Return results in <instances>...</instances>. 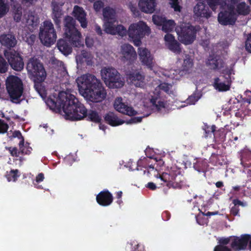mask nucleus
I'll use <instances>...</instances> for the list:
<instances>
[{
    "label": "nucleus",
    "mask_w": 251,
    "mask_h": 251,
    "mask_svg": "<svg viewBox=\"0 0 251 251\" xmlns=\"http://www.w3.org/2000/svg\"><path fill=\"white\" fill-rule=\"evenodd\" d=\"M19 148L18 150L16 147H5V150L8 151L12 157H18L20 154L29 155L32 151L28 143H26L25 145V143L23 144L22 146L19 145Z\"/></svg>",
    "instance_id": "6ab92c4d"
},
{
    "label": "nucleus",
    "mask_w": 251,
    "mask_h": 251,
    "mask_svg": "<svg viewBox=\"0 0 251 251\" xmlns=\"http://www.w3.org/2000/svg\"><path fill=\"white\" fill-rule=\"evenodd\" d=\"M64 30L65 38L60 39L57 43V47L64 55H67L72 52V47L79 48L83 46L81 34L75 27V20L70 16L64 20Z\"/></svg>",
    "instance_id": "f257e3e1"
},
{
    "label": "nucleus",
    "mask_w": 251,
    "mask_h": 251,
    "mask_svg": "<svg viewBox=\"0 0 251 251\" xmlns=\"http://www.w3.org/2000/svg\"><path fill=\"white\" fill-rule=\"evenodd\" d=\"M114 106L115 109L120 113L128 115L133 116L137 114L132 106H128L123 102L122 98H117L114 102Z\"/></svg>",
    "instance_id": "a211bd4d"
},
{
    "label": "nucleus",
    "mask_w": 251,
    "mask_h": 251,
    "mask_svg": "<svg viewBox=\"0 0 251 251\" xmlns=\"http://www.w3.org/2000/svg\"><path fill=\"white\" fill-rule=\"evenodd\" d=\"M165 20V18L158 15H153L152 16L153 22L156 25H162Z\"/></svg>",
    "instance_id": "c03bdc74"
},
{
    "label": "nucleus",
    "mask_w": 251,
    "mask_h": 251,
    "mask_svg": "<svg viewBox=\"0 0 251 251\" xmlns=\"http://www.w3.org/2000/svg\"><path fill=\"white\" fill-rule=\"evenodd\" d=\"M155 0H142V12L152 13L154 11Z\"/></svg>",
    "instance_id": "2f4dec72"
},
{
    "label": "nucleus",
    "mask_w": 251,
    "mask_h": 251,
    "mask_svg": "<svg viewBox=\"0 0 251 251\" xmlns=\"http://www.w3.org/2000/svg\"><path fill=\"white\" fill-rule=\"evenodd\" d=\"M239 211V207L235 205H234L230 209V213L234 216L238 215Z\"/></svg>",
    "instance_id": "13d9d810"
},
{
    "label": "nucleus",
    "mask_w": 251,
    "mask_h": 251,
    "mask_svg": "<svg viewBox=\"0 0 251 251\" xmlns=\"http://www.w3.org/2000/svg\"><path fill=\"white\" fill-rule=\"evenodd\" d=\"M141 159H139L138 160L137 163L134 162V164L130 166V169L132 171H134V170H139L138 167L140 166V163H141Z\"/></svg>",
    "instance_id": "bf43d9fd"
},
{
    "label": "nucleus",
    "mask_w": 251,
    "mask_h": 251,
    "mask_svg": "<svg viewBox=\"0 0 251 251\" xmlns=\"http://www.w3.org/2000/svg\"><path fill=\"white\" fill-rule=\"evenodd\" d=\"M0 42L3 46L5 47L9 50L14 48L17 43L15 37L10 34L1 35L0 36Z\"/></svg>",
    "instance_id": "a878e982"
},
{
    "label": "nucleus",
    "mask_w": 251,
    "mask_h": 251,
    "mask_svg": "<svg viewBox=\"0 0 251 251\" xmlns=\"http://www.w3.org/2000/svg\"><path fill=\"white\" fill-rule=\"evenodd\" d=\"M18 157H19V158H18V159H17L16 160H19V165H20V166H21V165L23 164V162H24L25 159V158L23 156H20L19 155V156H18Z\"/></svg>",
    "instance_id": "338daca9"
},
{
    "label": "nucleus",
    "mask_w": 251,
    "mask_h": 251,
    "mask_svg": "<svg viewBox=\"0 0 251 251\" xmlns=\"http://www.w3.org/2000/svg\"><path fill=\"white\" fill-rule=\"evenodd\" d=\"M194 168L199 172H203L207 168V163L205 161H199Z\"/></svg>",
    "instance_id": "79ce46f5"
},
{
    "label": "nucleus",
    "mask_w": 251,
    "mask_h": 251,
    "mask_svg": "<svg viewBox=\"0 0 251 251\" xmlns=\"http://www.w3.org/2000/svg\"><path fill=\"white\" fill-rule=\"evenodd\" d=\"M245 48L246 50L251 53V33L249 34L246 41Z\"/></svg>",
    "instance_id": "3c124183"
},
{
    "label": "nucleus",
    "mask_w": 251,
    "mask_h": 251,
    "mask_svg": "<svg viewBox=\"0 0 251 251\" xmlns=\"http://www.w3.org/2000/svg\"><path fill=\"white\" fill-rule=\"evenodd\" d=\"M63 14V11L59 6H54L53 7L51 18L57 28H61V18Z\"/></svg>",
    "instance_id": "c85d7f7f"
},
{
    "label": "nucleus",
    "mask_w": 251,
    "mask_h": 251,
    "mask_svg": "<svg viewBox=\"0 0 251 251\" xmlns=\"http://www.w3.org/2000/svg\"><path fill=\"white\" fill-rule=\"evenodd\" d=\"M150 33L149 27L143 22H142V36L143 35H149Z\"/></svg>",
    "instance_id": "864d4df0"
},
{
    "label": "nucleus",
    "mask_w": 251,
    "mask_h": 251,
    "mask_svg": "<svg viewBox=\"0 0 251 251\" xmlns=\"http://www.w3.org/2000/svg\"><path fill=\"white\" fill-rule=\"evenodd\" d=\"M233 203L234 205H241L242 206H246L247 205L246 203H244L243 202L238 200H234L233 201Z\"/></svg>",
    "instance_id": "0e129e2a"
},
{
    "label": "nucleus",
    "mask_w": 251,
    "mask_h": 251,
    "mask_svg": "<svg viewBox=\"0 0 251 251\" xmlns=\"http://www.w3.org/2000/svg\"><path fill=\"white\" fill-rule=\"evenodd\" d=\"M172 85L166 83H162L156 87L153 92V95L151 96L150 99L151 106V108L146 106L145 105L142 107V111L147 109V113H144L142 111V118L148 117L151 113V110L157 111L162 114H165L169 110V107L164 100V93L170 95L172 93L171 90Z\"/></svg>",
    "instance_id": "20e7f679"
},
{
    "label": "nucleus",
    "mask_w": 251,
    "mask_h": 251,
    "mask_svg": "<svg viewBox=\"0 0 251 251\" xmlns=\"http://www.w3.org/2000/svg\"><path fill=\"white\" fill-rule=\"evenodd\" d=\"M127 32V31H126ZM129 38L133 40L135 46H140L141 44V21L137 23L131 24L127 31Z\"/></svg>",
    "instance_id": "f3484780"
},
{
    "label": "nucleus",
    "mask_w": 251,
    "mask_h": 251,
    "mask_svg": "<svg viewBox=\"0 0 251 251\" xmlns=\"http://www.w3.org/2000/svg\"><path fill=\"white\" fill-rule=\"evenodd\" d=\"M8 127V125L4 121L0 119V133L6 132Z\"/></svg>",
    "instance_id": "de8ad7c7"
},
{
    "label": "nucleus",
    "mask_w": 251,
    "mask_h": 251,
    "mask_svg": "<svg viewBox=\"0 0 251 251\" xmlns=\"http://www.w3.org/2000/svg\"><path fill=\"white\" fill-rule=\"evenodd\" d=\"M23 2H25V3H28L30 5H32L35 1L37 0H22Z\"/></svg>",
    "instance_id": "774afa93"
},
{
    "label": "nucleus",
    "mask_w": 251,
    "mask_h": 251,
    "mask_svg": "<svg viewBox=\"0 0 251 251\" xmlns=\"http://www.w3.org/2000/svg\"><path fill=\"white\" fill-rule=\"evenodd\" d=\"M85 118H87V120L88 121L98 124L100 123L101 120L98 113L96 111L93 110H87V114Z\"/></svg>",
    "instance_id": "72a5a7b5"
},
{
    "label": "nucleus",
    "mask_w": 251,
    "mask_h": 251,
    "mask_svg": "<svg viewBox=\"0 0 251 251\" xmlns=\"http://www.w3.org/2000/svg\"><path fill=\"white\" fill-rule=\"evenodd\" d=\"M8 11V7L3 0H0V18L4 16Z\"/></svg>",
    "instance_id": "37998d69"
},
{
    "label": "nucleus",
    "mask_w": 251,
    "mask_h": 251,
    "mask_svg": "<svg viewBox=\"0 0 251 251\" xmlns=\"http://www.w3.org/2000/svg\"><path fill=\"white\" fill-rule=\"evenodd\" d=\"M200 98L201 95L199 93H194L187 99V103L190 105L195 104Z\"/></svg>",
    "instance_id": "58836bf2"
},
{
    "label": "nucleus",
    "mask_w": 251,
    "mask_h": 251,
    "mask_svg": "<svg viewBox=\"0 0 251 251\" xmlns=\"http://www.w3.org/2000/svg\"><path fill=\"white\" fill-rule=\"evenodd\" d=\"M242 0H226L229 4V8L236 14V17L239 15H247L249 14L250 7Z\"/></svg>",
    "instance_id": "2eb2a0df"
},
{
    "label": "nucleus",
    "mask_w": 251,
    "mask_h": 251,
    "mask_svg": "<svg viewBox=\"0 0 251 251\" xmlns=\"http://www.w3.org/2000/svg\"><path fill=\"white\" fill-rule=\"evenodd\" d=\"M199 26H194L189 23L181 24L176 28L178 40L183 44L189 45L196 39V33L199 31Z\"/></svg>",
    "instance_id": "9b49d317"
},
{
    "label": "nucleus",
    "mask_w": 251,
    "mask_h": 251,
    "mask_svg": "<svg viewBox=\"0 0 251 251\" xmlns=\"http://www.w3.org/2000/svg\"><path fill=\"white\" fill-rule=\"evenodd\" d=\"M80 92L85 95L93 102H100L106 97V92L99 79L91 74L83 75L76 79Z\"/></svg>",
    "instance_id": "f03ea898"
},
{
    "label": "nucleus",
    "mask_w": 251,
    "mask_h": 251,
    "mask_svg": "<svg viewBox=\"0 0 251 251\" xmlns=\"http://www.w3.org/2000/svg\"><path fill=\"white\" fill-rule=\"evenodd\" d=\"M13 17L14 21L19 23L21 21L22 16V6L20 3L15 1L11 5Z\"/></svg>",
    "instance_id": "c756f323"
},
{
    "label": "nucleus",
    "mask_w": 251,
    "mask_h": 251,
    "mask_svg": "<svg viewBox=\"0 0 251 251\" xmlns=\"http://www.w3.org/2000/svg\"><path fill=\"white\" fill-rule=\"evenodd\" d=\"M8 64L4 58L0 54V73H5L7 72Z\"/></svg>",
    "instance_id": "ea45409f"
},
{
    "label": "nucleus",
    "mask_w": 251,
    "mask_h": 251,
    "mask_svg": "<svg viewBox=\"0 0 251 251\" xmlns=\"http://www.w3.org/2000/svg\"><path fill=\"white\" fill-rule=\"evenodd\" d=\"M165 45L167 48L175 54H179L181 52L180 44L175 39L171 34L167 33L164 36Z\"/></svg>",
    "instance_id": "aec40b11"
},
{
    "label": "nucleus",
    "mask_w": 251,
    "mask_h": 251,
    "mask_svg": "<svg viewBox=\"0 0 251 251\" xmlns=\"http://www.w3.org/2000/svg\"><path fill=\"white\" fill-rule=\"evenodd\" d=\"M47 104L51 109L62 108V105L60 102L59 96L58 97L57 101L51 99H49L47 101Z\"/></svg>",
    "instance_id": "4c0bfd02"
},
{
    "label": "nucleus",
    "mask_w": 251,
    "mask_h": 251,
    "mask_svg": "<svg viewBox=\"0 0 251 251\" xmlns=\"http://www.w3.org/2000/svg\"><path fill=\"white\" fill-rule=\"evenodd\" d=\"M122 60L127 64H131L137 58V53L134 48L129 44H125L121 46Z\"/></svg>",
    "instance_id": "dca6fc26"
},
{
    "label": "nucleus",
    "mask_w": 251,
    "mask_h": 251,
    "mask_svg": "<svg viewBox=\"0 0 251 251\" xmlns=\"http://www.w3.org/2000/svg\"><path fill=\"white\" fill-rule=\"evenodd\" d=\"M44 179V175L43 173H39L36 177V181L37 182H40L43 181Z\"/></svg>",
    "instance_id": "680f3d73"
},
{
    "label": "nucleus",
    "mask_w": 251,
    "mask_h": 251,
    "mask_svg": "<svg viewBox=\"0 0 251 251\" xmlns=\"http://www.w3.org/2000/svg\"><path fill=\"white\" fill-rule=\"evenodd\" d=\"M5 176L8 181L15 182L20 176L19 171L18 169L11 170L10 171L6 172Z\"/></svg>",
    "instance_id": "f704fd0d"
},
{
    "label": "nucleus",
    "mask_w": 251,
    "mask_h": 251,
    "mask_svg": "<svg viewBox=\"0 0 251 251\" xmlns=\"http://www.w3.org/2000/svg\"><path fill=\"white\" fill-rule=\"evenodd\" d=\"M246 94L248 96L249 98H244V101L245 102L250 104L251 102V91H247L246 92Z\"/></svg>",
    "instance_id": "052dcab7"
},
{
    "label": "nucleus",
    "mask_w": 251,
    "mask_h": 251,
    "mask_svg": "<svg viewBox=\"0 0 251 251\" xmlns=\"http://www.w3.org/2000/svg\"><path fill=\"white\" fill-rule=\"evenodd\" d=\"M233 71L231 69H226L223 71L224 75H220L214 79L213 87L219 92H226L228 91L231 87V76Z\"/></svg>",
    "instance_id": "ddd939ff"
},
{
    "label": "nucleus",
    "mask_w": 251,
    "mask_h": 251,
    "mask_svg": "<svg viewBox=\"0 0 251 251\" xmlns=\"http://www.w3.org/2000/svg\"><path fill=\"white\" fill-rule=\"evenodd\" d=\"M13 136L14 137H17L20 140L19 145L21 146L23 145V144L25 143V139L24 137L22 136L21 132L19 130L15 131L13 133Z\"/></svg>",
    "instance_id": "49530a36"
},
{
    "label": "nucleus",
    "mask_w": 251,
    "mask_h": 251,
    "mask_svg": "<svg viewBox=\"0 0 251 251\" xmlns=\"http://www.w3.org/2000/svg\"><path fill=\"white\" fill-rule=\"evenodd\" d=\"M104 119L107 124L112 126H120L125 123L124 120L119 119L114 112L110 111L105 115Z\"/></svg>",
    "instance_id": "bb28decb"
},
{
    "label": "nucleus",
    "mask_w": 251,
    "mask_h": 251,
    "mask_svg": "<svg viewBox=\"0 0 251 251\" xmlns=\"http://www.w3.org/2000/svg\"><path fill=\"white\" fill-rule=\"evenodd\" d=\"M214 251H231L230 249L227 248L226 246L224 245H218L217 246L215 249Z\"/></svg>",
    "instance_id": "5fc2aeb1"
},
{
    "label": "nucleus",
    "mask_w": 251,
    "mask_h": 251,
    "mask_svg": "<svg viewBox=\"0 0 251 251\" xmlns=\"http://www.w3.org/2000/svg\"><path fill=\"white\" fill-rule=\"evenodd\" d=\"M170 4L171 7L173 8L175 11H180L181 7L179 4L178 0H170Z\"/></svg>",
    "instance_id": "a18cd8bd"
},
{
    "label": "nucleus",
    "mask_w": 251,
    "mask_h": 251,
    "mask_svg": "<svg viewBox=\"0 0 251 251\" xmlns=\"http://www.w3.org/2000/svg\"><path fill=\"white\" fill-rule=\"evenodd\" d=\"M145 153L146 156L150 158H153L155 155V153L152 149L148 148L145 150Z\"/></svg>",
    "instance_id": "603ef678"
},
{
    "label": "nucleus",
    "mask_w": 251,
    "mask_h": 251,
    "mask_svg": "<svg viewBox=\"0 0 251 251\" xmlns=\"http://www.w3.org/2000/svg\"><path fill=\"white\" fill-rule=\"evenodd\" d=\"M102 15L104 21V32L111 35H118L121 37L126 34V29L121 25H116L115 10L106 6L103 8Z\"/></svg>",
    "instance_id": "39448f33"
},
{
    "label": "nucleus",
    "mask_w": 251,
    "mask_h": 251,
    "mask_svg": "<svg viewBox=\"0 0 251 251\" xmlns=\"http://www.w3.org/2000/svg\"><path fill=\"white\" fill-rule=\"evenodd\" d=\"M101 76L104 82L109 88H120L125 81L118 71L112 67H105L101 70Z\"/></svg>",
    "instance_id": "9d476101"
},
{
    "label": "nucleus",
    "mask_w": 251,
    "mask_h": 251,
    "mask_svg": "<svg viewBox=\"0 0 251 251\" xmlns=\"http://www.w3.org/2000/svg\"><path fill=\"white\" fill-rule=\"evenodd\" d=\"M73 16L80 24L81 26L85 28L87 26V21L86 19V14L83 8L75 5L73 12Z\"/></svg>",
    "instance_id": "4be33fe9"
},
{
    "label": "nucleus",
    "mask_w": 251,
    "mask_h": 251,
    "mask_svg": "<svg viewBox=\"0 0 251 251\" xmlns=\"http://www.w3.org/2000/svg\"><path fill=\"white\" fill-rule=\"evenodd\" d=\"M60 102L68 119L71 121L81 120L87 114V109L74 95L61 91L59 93Z\"/></svg>",
    "instance_id": "7ed1b4c3"
},
{
    "label": "nucleus",
    "mask_w": 251,
    "mask_h": 251,
    "mask_svg": "<svg viewBox=\"0 0 251 251\" xmlns=\"http://www.w3.org/2000/svg\"><path fill=\"white\" fill-rule=\"evenodd\" d=\"M193 66L192 59L188 55H186L182 64V68L183 71L188 72Z\"/></svg>",
    "instance_id": "e433bc0d"
},
{
    "label": "nucleus",
    "mask_w": 251,
    "mask_h": 251,
    "mask_svg": "<svg viewBox=\"0 0 251 251\" xmlns=\"http://www.w3.org/2000/svg\"><path fill=\"white\" fill-rule=\"evenodd\" d=\"M6 88L11 100L13 102L19 103L24 92L22 80L17 76L11 75L6 79Z\"/></svg>",
    "instance_id": "6e6552de"
},
{
    "label": "nucleus",
    "mask_w": 251,
    "mask_h": 251,
    "mask_svg": "<svg viewBox=\"0 0 251 251\" xmlns=\"http://www.w3.org/2000/svg\"><path fill=\"white\" fill-rule=\"evenodd\" d=\"M194 15L197 17L208 18L210 17L211 12L205 3L199 2L194 8Z\"/></svg>",
    "instance_id": "393cba45"
},
{
    "label": "nucleus",
    "mask_w": 251,
    "mask_h": 251,
    "mask_svg": "<svg viewBox=\"0 0 251 251\" xmlns=\"http://www.w3.org/2000/svg\"><path fill=\"white\" fill-rule=\"evenodd\" d=\"M3 54L13 70L21 71L23 69L24 67L23 58L19 52L15 50H5Z\"/></svg>",
    "instance_id": "4468645a"
},
{
    "label": "nucleus",
    "mask_w": 251,
    "mask_h": 251,
    "mask_svg": "<svg viewBox=\"0 0 251 251\" xmlns=\"http://www.w3.org/2000/svg\"><path fill=\"white\" fill-rule=\"evenodd\" d=\"M85 43L88 47H91L93 45V41L88 37L86 38Z\"/></svg>",
    "instance_id": "69168bd1"
},
{
    "label": "nucleus",
    "mask_w": 251,
    "mask_h": 251,
    "mask_svg": "<svg viewBox=\"0 0 251 251\" xmlns=\"http://www.w3.org/2000/svg\"><path fill=\"white\" fill-rule=\"evenodd\" d=\"M26 70L34 81L35 87L37 89L38 85L43 82L47 76V73L43 63L39 59L31 57L27 63Z\"/></svg>",
    "instance_id": "0eeeda50"
},
{
    "label": "nucleus",
    "mask_w": 251,
    "mask_h": 251,
    "mask_svg": "<svg viewBox=\"0 0 251 251\" xmlns=\"http://www.w3.org/2000/svg\"><path fill=\"white\" fill-rule=\"evenodd\" d=\"M249 242V247L251 250V236L249 234L241 235L240 237H233L230 238L222 239L221 245L226 246L230 243L232 248L235 251L244 249Z\"/></svg>",
    "instance_id": "f8f14e48"
},
{
    "label": "nucleus",
    "mask_w": 251,
    "mask_h": 251,
    "mask_svg": "<svg viewBox=\"0 0 251 251\" xmlns=\"http://www.w3.org/2000/svg\"><path fill=\"white\" fill-rule=\"evenodd\" d=\"M156 172L157 170L154 169L152 166H149L147 170L148 173L153 174L154 176L160 180L162 185H166L169 188L175 189L181 188L182 184L176 181L178 175H180V170L176 167H172L169 172L163 173L161 174H156Z\"/></svg>",
    "instance_id": "423d86ee"
},
{
    "label": "nucleus",
    "mask_w": 251,
    "mask_h": 251,
    "mask_svg": "<svg viewBox=\"0 0 251 251\" xmlns=\"http://www.w3.org/2000/svg\"><path fill=\"white\" fill-rule=\"evenodd\" d=\"M96 201L99 204L102 206L110 205L113 201L112 194L107 189L100 192L96 197Z\"/></svg>",
    "instance_id": "412c9836"
},
{
    "label": "nucleus",
    "mask_w": 251,
    "mask_h": 251,
    "mask_svg": "<svg viewBox=\"0 0 251 251\" xmlns=\"http://www.w3.org/2000/svg\"><path fill=\"white\" fill-rule=\"evenodd\" d=\"M127 78L136 87L141 86V74L140 72L130 73L127 75Z\"/></svg>",
    "instance_id": "473e14b6"
},
{
    "label": "nucleus",
    "mask_w": 251,
    "mask_h": 251,
    "mask_svg": "<svg viewBox=\"0 0 251 251\" xmlns=\"http://www.w3.org/2000/svg\"><path fill=\"white\" fill-rule=\"evenodd\" d=\"M24 18L25 20L26 25L30 29V27L34 28L39 24V18L34 11L30 10L25 11Z\"/></svg>",
    "instance_id": "b1692460"
},
{
    "label": "nucleus",
    "mask_w": 251,
    "mask_h": 251,
    "mask_svg": "<svg viewBox=\"0 0 251 251\" xmlns=\"http://www.w3.org/2000/svg\"><path fill=\"white\" fill-rule=\"evenodd\" d=\"M104 3L101 0H97L94 3V8L96 12H99L103 7Z\"/></svg>",
    "instance_id": "8fccbe9b"
},
{
    "label": "nucleus",
    "mask_w": 251,
    "mask_h": 251,
    "mask_svg": "<svg viewBox=\"0 0 251 251\" xmlns=\"http://www.w3.org/2000/svg\"><path fill=\"white\" fill-rule=\"evenodd\" d=\"M175 27V22L173 20H165L162 25V29L165 32H169L173 30Z\"/></svg>",
    "instance_id": "c9c22d12"
},
{
    "label": "nucleus",
    "mask_w": 251,
    "mask_h": 251,
    "mask_svg": "<svg viewBox=\"0 0 251 251\" xmlns=\"http://www.w3.org/2000/svg\"><path fill=\"white\" fill-rule=\"evenodd\" d=\"M145 187L152 191L156 190L157 187L156 184L152 182H150L148 183L147 184L145 185Z\"/></svg>",
    "instance_id": "4d7b16f0"
},
{
    "label": "nucleus",
    "mask_w": 251,
    "mask_h": 251,
    "mask_svg": "<svg viewBox=\"0 0 251 251\" xmlns=\"http://www.w3.org/2000/svg\"><path fill=\"white\" fill-rule=\"evenodd\" d=\"M142 65H146L150 69L152 68L153 65V57L150 51L145 49L142 50Z\"/></svg>",
    "instance_id": "7c9ffc66"
},
{
    "label": "nucleus",
    "mask_w": 251,
    "mask_h": 251,
    "mask_svg": "<svg viewBox=\"0 0 251 251\" xmlns=\"http://www.w3.org/2000/svg\"><path fill=\"white\" fill-rule=\"evenodd\" d=\"M39 39L43 45L49 47L56 41L57 34L54 25L50 20H45L40 27Z\"/></svg>",
    "instance_id": "1a4fd4ad"
},
{
    "label": "nucleus",
    "mask_w": 251,
    "mask_h": 251,
    "mask_svg": "<svg viewBox=\"0 0 251 251\" xmlns=\"http://www.w3.org/2000/svg\"><path fill=\"white\" fill-rule=\"evenodd\" d=\"M224 62L219 56L210 55L206 62V65L211 69L215 70H220L224 67Z\"/></svg>",
    "instance_id": "5701e85b"
},
{
    "label": "nucleus",
    "mask_w": 251,
    "mask_h": 251,
    "mask_svg": "<svg viewBox=\"0 0 251 251\" xmlns=\"http://www.w3.org/2000/svg\"><path fill=\"white\" fill-rule=\"evenodd\" d=\"M141 122V117L131 118L130 120L126 121L127 124H133Z\"/></svg>",
    "instance_id": "6e6d98bb"
},
{
    "label": "nucleus",
    "mask_w": 251,
    "mask_h": 251,
    "mask_svg": "<svg viewBox=\"0 0 251 251\" xmlns=\"http://www.w3.org/2000/svg\"><path fill=\"white\" fill-rule=\"evenodd\" d=\"M129 8L132 13L134 17H139L140 15V12L137 10V7L130 2L129 4Z\"/></svg>",
    "instance_id": "09e8293b"
},
{
    "label": "nucleus",
    "mask_w": 251,
    "mask_h": 251,
    "mask_svg": "<svg viewBox=\"0 0 251 251\" xmlns=\"http://www.w3.org/2000/svg\"><path fill=\"white\" fill-rule=\"evenodd\" d=\"M95 30L96 32L98 34V35L100 36H102L103 32L100 26L98 25H96L95 27Z\"/></svg>",
    "instance_id": "e2e57ef3"
},
{
    "label": "nucleus",
    "mask_w": 251,
    "mask_h": 251,
    "mask_svg": "<svg viewBox=\"0 0 251 251\" xmlns=\"http://www.w3.org/2000/svg\"><path fill=\"white\" fill-rule=\"evenodd\" d=\"M203 129L205 131V137H207L208 135H211L212 134L215 135L216 134V133H214V132L216 131V126L214 125L211 126L205 125Z\"/></svg>",
    "instance_id": "a19ab883"
},
{
    "label": "nucleus",
    "mask_w": 251,
    "mask_h": 251,
    "mask_svg": "<svg viewBox=\"0 0 251 251\" xmlns=\"http://www.w3.org/2000/svg\"><path fill=\"white\" fill-rule=\"evenodd\" d=\"M76 60L77 63L80 64L85 63L87 65L90 66L93 64L91 54L85 50H81L80 54L76 55Z\"/></svg>",
    "instance_id": "cd10ccee"
}]
</instances>
